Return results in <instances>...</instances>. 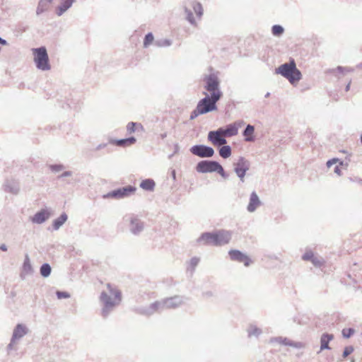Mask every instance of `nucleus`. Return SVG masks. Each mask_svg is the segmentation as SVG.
<instances>
[{
	"label": "nucleus",
	"mask_w": 362,
	"mask_h": 362,
	"mask_svg": "<svg viewBox=\"0 0 362 362\" xmlns=\"http://www.w3.org/2000/svg\"><path fill=\"white\" fill-rule=\"evenodd\" d=\"M203 115L202 112L198 109L197 107L196 108L191 112L189 119L191 120L197 118L199 115Z\"/></svg>",
	"instance_id": "obj_39"
},
{
	"label": "nucleus",
	"mask_w": 362,
	"mask_h": 362,
	"mask_svg": "<svg viewBox=\"0 0 362 362\" xmlns=\"http://www.w3.org/2000/svg\"><path fill=\"white\" fill-rule=\"evenodd\" d=\"M154 41V37L152 33H147L144 39V47L146 48Z\"/></svg>",
	"instance_id": "obj_32"
},
{
	"label": "nucleus",
	"mask_w": 362,
	"mask_h": 362,
	"mask_svg": "<svg viewBox=\"0 0 362 362\" xmlns=\"http://www.w3.org/2000/svg\"><path fill=\"white\" fill-rule=\"evenodd\" d=\"M49 168L52 172L57 173L63 170L64 168V166L62 164H54L50 165Z\"/></svg>",
	"instance_id": "obj_35"
},
{
	"label": "nucleus",
	"mask_w": 362,
	"mask_h": 362,
	"mask_svg": "<svg viewBox=\"0 0 362 362\" xmlns=\"http://www.w3.org/2000/svg\"><path fill=\"white\" fill-rule=\"evenodd\" d=\"M16 340H13V338L11 337V342L8 344L7 349L8 350H12L13 347V344H15Z\"/></svg>",
	"instance_id": "obj_46"
},
{
	"label": "nucleus",
	"mask_w": 362,
	"mask_h": 362,
	"mask_svg": "<svg viewBox=\"0 0 362 362\" xmlns=\"http://www.w3.org/2000/svg\"><path fill=\"white\" fill-rule=\"evenodd\" d=\"M197 172L201 173L216 172L223 177H226V173L222 165L216 160H204L199 161L196 166Z\"/></svg>",
	"instance_id": "obj_6"
},
{
	"label": "nucleus",
	"mask_w": 362,
	"mask_h": 362,
	"mask_svg": "<svg viewBox=\"0 0 362 362\" xmlns=\"http://www.w3.org/2000/svg\"><path fill=\"white\" fill-rule=\"evenodd\" d=\"M72 175V172L71 171H64L62 175H59L58 176V179H60L62 177H69V176H71Z\"/></svg>",
	"instance_id": "obj_44"
},
{
	"label": "nucleus",
	"mask_w": 362,
	"mask_h": 362,
	"mask_svg": "<svg viewBox=\"0 0 362 362\" xmlns=\"http://www.w3.org/2000/svg\"><path fill=\"white\" fill-rule=\"evenodd\" d=\"M185 13L186 14V20L193 26H197V22L193 16V13L191 11L189 7L193 8L196 16L198 18H201L204 13V10L202 5L201 3L194 1L189 0L188 1H185L182 5Z\"/></svg>",
	"instance_id": "obj_5"
},
{
	"label": "nucleus",
	"mask_w": 362,
	"mask_h": 362,
	"mask_svg": "<svg viewBox=\"0 0 362 362\" xmlns=\"http://www.w3.org/2000/svg\"><path fill=\"white\" fill-rule=\"evenodd\" d=\"M196 242L199 246L211 245L219 247L226 243V233L224 230L205 232L201 234Z\"/></svg>",
	"instance_id": "obj_1"
},
{
	"label": "nucleus",
	"mask_w": 362,
	"mask_h": 362,
	"mask_svg": "<svg viewBox=\"0 0 362 362\" xmlns=\"http://www.w3.org/2000/svg\"><path fill=\"white\" fill-rule=\"evenodd\" d=\"M207 139L214 146L219 148L220 156L226 159V127L209 132Z\"/></svg>",
	"instance_id": "obj_3"
},
{
	"label": "nucleus",
	"mask_w": 362,
	"mask_h": 362,
	"mask_svg": "<svg viewBox=\"0 0 362 362\" xmlns=\"http://www.w3.org/2000/svg\"><path fill=\"white\" fill-rule=\"evenodd\" d=\"M3 187L5 192L11 193L13 194H17L20 190L18 182L14 180H7L4 184Z\"/></svg>",
	"instance_id": "obj_20"
},
{
	"label": "nucleus",
	"mask_w": 362,
	"mask_h": 362,
	"mask_svg": "<svg viewBox=\"0 0 362 362\" xmlns=\"http://www.w3.org/2000/svg\"><path fill=\"white\" fill-rule=\"evenodd\" d=\"M51 213L48 209H42L31 217V221L33 223L42 224L49 219Z\"/></svg>",
	"instance_id": "obj_13"
},
{
	"label": "nucleus",
	"mask_w": 362,
	"mask_h": 362,
	"mask_svg": "<svg viewBox=\"0 0 362 362\" xmlns=\"http://www.w3.org/2000/svg\"><path fill=\"white\" fill-rule=\"evenodd\" d=\"M50 3L46 0H40L36 9V14L40 16L42 13L47 11L49 7Z\"/></svg>",
	"instance_id": "obj_27"
},
{
	"label": "nucleus",
	"mask_w": 362,
	"mask_h": 362,
	"mask_svg": "<svg viewBox=\"0 0 362 362\" xmlns=\"http://www.w3.org/2000/svg\"><path fill=\"white\" fill-rule=\"evenodd\" d=\"M334 172H335L337 175H341V170H340V168H339V166H336V167H335V168H334Z\"/></svg>",
	"instance_id": "obj_49"
},
{
	"label": "nucleus",
	"mask_w": 362,
	"mask_h": 362,
	"mask_svg": "<svg viewBox=\"0 0 362 362\" xmlns=\"http://www.w3.org/2000/svg\"><path fill=\"white\" fill-rule=\"evenodd\" d=\"M52 272L51 266L48 263H44L41 265L40 268V275L44 277H48Z\"/></svg>",
	"instance_id": "obj_29"
},
{
	"label": "nucleus",
	"mask_w": 362,
	"mask_h": 362,
	"mask_svg": "<svg viewBox=\"0 0 362 362\" xmlns=\"http://www.w3.org/2000/svg\"><path fill=\"white\" fill-rule=\"evenodd\" d=\"M248 163L243 158L239 159L238 161L235 164V171L240 178L244 177L245 172L248 170Z\"/></svg>",
	"instance_id": "obj_18"
},
{
	"label": "nucleus",
	"mask_w": 362,
	"mask_h": 362,
	"mask_svg": "<svg viewBox=\"0 0 362 362\" xmlns=\"http://www.w3.org/2000/svg\"><path fill=\"white\" fill-rule=\"evenodd\" d=\"M190 152L199 158H211L214 154L213 148L202 144L192 146Z\"/></svg>",
	"instance_id": "obj_11"
},
{
	"label": "nucleus",
	"mask_w": 362,
	"mask_h": 362,
	"mask_svg": "<svg viewBox=\"0 0 362 362\" xmlns=\"http://www.w3.org/2000/svg\"><path fill=\"white\" fill-rule=\"evenodd\" d=\"M0 250L2 251H7V246L4 244L0 245Z\"/></svg>",
	"instance_id": "obj_51"
},
{
	"label": "nucleus",
	"mask_w": 362,
	"mask_h": 362,
	"mask_svg": "<svg viewBox=\"0 0 362 362\" xmlns=\"http://www.w3.org/2000/svg\"><path fill=\"white\" fill-rule=\"evenodd\" d=\"M154 45L158 47H169L172 45V41L168 39H159L154 42Z\"/></svg>",
	"instance_id": "obj_31"
},
{
	"label": "nucleus",
	"mask_w": 362,
	"mask_h": 362,
	"mask_svg": "<svg viewBox=\"0 0 362 362\" xmlns=\"http://www.w3.org/2000/svg\"><path fill=\"white\" fill-rule=\"evenodd\" d=\"M165 309L163 300L156 301L151 303L148 308L141 310V313L146 315H151L157 311H162Z\"/></svg>",
	"instance_id": "obj_15"
},
{
	"label": "nucleus",
	"mask_w": 362,
	"mask_h": 362,
	"mask_svg": "<svg viewBox=\"0 0 362 362\" xmlns=\"http://www.w3.org/2000/svg\"><path fill=\"white\" fill-rule=\"evenodd\" d=\"M53 1H54V0H46V1H48V2H49L50 4H52Z\"/></svg>",
	"instance_id": "obj_53"
},
{
	"label": "nucleus",
	"mask_w": 362,
	"mask_h": 362,
	"mask_svg": "<svg viewBox=\"0 0 362 362\" xmlns=\"http://www.w3.org/2000/svg\"><path fill=\"white\" fill-rule=\"evenodd\" d=\"M239 127H240V124H230L228 126V136L237 134Z\"/></svg>",
	"instance_id": "obj_33"
},
{
	"label": "nucleus",
	"mask_w": 362,
	"mask_h": 362,
	"mask_svg": "<svg viewBox=\"0 0 362 362\" xmlns=\"http://www.w3.org/2000/svg\"><path fill=\"white\" fill-rule=\"evenodd\" d=\"M68 216L66 213H62L57 218L54 219L52 223L53 230H57L67 221Z\"/></svg>",
	"instance_id": "obj_24"
},
{
	"label": "nucleus",
	"mask_w": 362,
	"mask_h": 362,
	"mask_svg": "<svg viewBox=\"0 0 362 362\" xmlns=\"http://www.w3.org/2000/svg\"><path fill=\"white\" fill-rule=\"evenodd\" d=\"M107 144H105V143H103V144H98L96 147H95V151H99L102 148H104L107 146Z\"/></svg>",
	"instance_id": "obj_45"
},
{
	"label": "nucleus",
	"mask_w": 362,
	"mask_h": 362,
	"mask_svg": "<svg viewBox=\"0 0 362 362\" xmlns=\"http://www.w3.org/2000/svg\"><path fill=\"white\" fill-rule=\"evenodd\" d=\"M215 296V293L212 291H207L202 293V297L205 299H209Z\"/></svg>",
	"instance_id": "obj_43"
},
{
	"label": "nucleus",
	"mask_w": 362,
	"mask_h": 362,
	"mask_svg": "<svg viewBox=\"0 0 362 362\" xmlns=\"http://www.w3.org/2000/svg\"><path fill=\"white\" fill-rule=\"evenodd\" d=\"M56 295L58 299L69 298L70 297V294L66 291H57Z\"/></svg>",
	"instance_id": "obj_37"
},
{
	"label": "nucleus",
	"mask_w": 362,
	"mask_h": 362,
	"mask_svg": "<svg viewBox=\"0 0 362 362\" xmlns=\"http://www.w3.org/2000/svg\"><path fill=\"white\" fill-rule=\"evenodd\" d=\"M361 143H362V135H361Z\"/></svg>",
	"instance_id": "obj_54"
},
{
	"label": "nucleus",
	"mask_w": 362,
	"mask_h": 362,
	"mask_svg": "<svg viewBox=\"0 0 362 362\" xmlns=\"http://www.w3.org/2000/svg\"><path fill=\"white\" fill-rule=\"evenodd\" d=\"M34 62L36 67L42 71H48L51 69L49 57L45 47L42 46L32 49Z\"/></svg>",
	"instance_id": "obj_7"
},
{
	"label": "nucleus",
	"mask_w": 362,
	"mask_h": 362,
	"mask_svg": "<svg viewBox=\"0 0 362 362\" xmlns=\"http://www.w3.org/2000/svg\"><path fill=\"white\" fill-rule=\"evenodd\" d=\"M275 72L288 79L292 84L298 83L302 76L300 71L296 67L294 59H291L289 63L279 66L276 69Z\"/></svg>",
	"instance_id": "obj_4"
},
{
	"label": "nucleus",
	"mask_w": 362,
	"mask_h": 362,
	"mask_svg": "<svg viewBox=\"0 0 362 362\" xmlns=\"http://www.w3.org/2000/svg\"><path fill=\"white\" fill-rule=\"evenodd\" d=\"M129 230L134 235H139L144 228V222L134 215H131L129 218Z\"/></svg>",
	"instance_id": "obj_12"
},
{
	"label": "nucleus",
	"mask_w": 362,
	"mask_h": 362,
	"mask_svg": "<svg viewBox=\"0 0 362 362\" xmlns=\"http://www.w3.org/2000/svg\"><path fill=\"white\" fill-rule=\"evenodd\" d=\"M272 34L276 36H279L284 33V28L279 25H275L272 29Z\"/></svg>",
	"instance_id": "obj_34"
},
{
	"label": "nucleus",
	"mask_w": 362,
	"mask_h": 362,
	"mask_svg": "<svg viewBox=\"0 0 362 362\" xmlns=\"http://www.w3.org/2000/svg\"><path fill=\"white\" fill-rule=\"evenodd\" d=\"M203 81L204 83V89L209 92L211 95L215 93L218 98H221V92L219 89V80L216 73H210L209 74L203 76Z\"/></svg>",
	"instance_id": "obj_8"
},
{
	"label": "nucleus",
	"mask_w": 362,
	"mask_h": 362,
	"mask_svg": "<svg viewBox=\"0 0 362 362\" xmlns=\"http://www.w3.org/2000/svg\"><path fill=\"white\" fill-rule=\"evenodd\" d=\"M229 255L231 259L243 263L245 266L250 265L251 260L245 255L243 254L238 250H231L229 252Z\"/></svg>",
	"instance_id": "obj_16"
},
{
	"label": "nucleus",
	"mask_w": 362,
	"mask_h": 362,
	"mask_svg": "<svg viewBox=\"0 0 362 362\" xmlns=\"http://www.w3.org/2000/svg\"><path fill=\"white\" fill-rule=\"evenodd\" d=\"M334 338V336L332 334H322V336L321 337V339H320V343H321V346H320V349L321 350H323V349H329V342L332 340Z\"/></svg>",
	"instance_id": "obj_25"
},
{
	"label": "nucleus",
	"mask_w": 362,
	"mask_h": 362,
	"mask_svg": "<svg viewBox=\"0 0 362 362\" xmlns=\"http://www.w3.org/2000/svg\"><path fill=\"white\" fill-rule=\"evenodd\" d=\"M138 125L137 123L130 122L127 126V130L129 134H132L136 131V127Z\"/></svg>",
	"instance_id": "obj_36"
},
{
	"label": "nucleus",
	"mask_w": 362,
	"mask_h": 362,
	"mask_svg": "<svg viewBox=\"0 0 362 362\" xmlns=\"http://www.w3.org/2000/svg\"><path fill=\"white\" fill-rule=\"evenodd\" d=\"M171 176H172V177H173V179L174 180H176V172H175V170H173L171 171Z\"/></svg>",
	"instance_id": "obj_50"
},
{
	"label": "nucleus",
	"mask_w": 362,
	"mask_h": 362,
	"mask_svg": "<svg viewBox=\"0 0 362 362\" xmlns=\"http://www.w3.org/2000/svg\"><path fill=\"white\" fill-rule=\"evenodd\" d=\"M136 190V188L132 185H127L123 187L115 189L104 194V199H121L130 197Z\"/></svg>",
	"instance_id": "obj_10"
},
{
	"label": "nucleus",
	"mask_w": 362,
	"mask_h": 362,
	"mask_svg": "<svg viewBox=\"0 0 362 362\" xmlns=\"http://www.w3.org/2000/svg\"><path fill=\"white\" fill-rule=\"evenodd\" d=\"M354 351V348L352 346H346L344 349V353H343V357L345 358L349 355H350Z\"/></svg>",
	"instance_id": "obj_42"
},
{
	"label": "nucleus",
	"mask_w": 362,
	"mask_h": 362,
	"mask_svg": "<svg viewBox=\"0 0 362 362\" xmlns=\"http://www.w3.org/2000/svg\"><path fill=\"white\" fill-rule=\"evenodd\" d=\"M76 0H60V3L55 8V13L58 16H62L73 5Z\"/></svg>",
	"instance_id": "obj_19"
},
{
	"label": "nucleus",
	"mask_w": 362,
	"mask_h": 362,
	"mask_svg": "<svg viewBox=\"0 0 362 362\" xmlns=\"http://www.w3.org/2000/svg\"><path fill=\"white\" fill-rule=\"evenodd\" d=\"M0 45H8V42L6 40L3 39L2 37H0Z\"/></svg>",
	"instance_id": "obj_48"
},
{
	"label": "nucleus",
	"mask_w": 362,
	"mask_h": 362,
	"mask_svg": "<svg viewBox=\"0 0 362 362\" xmlns=\"http://www.w3.org/2000/svg\"><path fill=\"white\" fill-rule=\"evenodd\" d=\"M255 128L253 126L248 124L243 132L245 140L247 141H252L255 140L254 136Z\"/></svg>",
	"instance_id": "obj_26"
},
{
	"label": "nucleus",
	"mask_w": 362,
	"mask_h": 362,
	"mask_svg": "<svg viewBox=\"0 0 362 362\" xmlns=\"http://www.w3.org/2000/svg\"><path fill=\"white\" fill-rule=\"evenodd\" d=\"M155 185V182L152 179L144 180L140 183V187L146 191H153Z\"/></svg>",
	"instance_id": "obj_28"
},
{
	"label": "nucleus",
	"mask_w": 362,
	"mask_h": 362,
	"mask_svg": "<svg viewBox=\"0 0 362 362\" xmlns=\"http://www.w3.org/2000/svg\"><path fill=\"white\" fill-rule=\"evenodd\" d=\"M203 94L205 97L198 102L197 107L203 115L216 110V103L219 100L217 95L215 93L209 95L207 92H203Z\"/></svg>",
	"instance_id": "obj_9"
},
{
	"label": "nucleus",
	"mask_w": 362,
	"mask_h": 362,
	"mask_svg": "<svg viewBox=\"0 0 362 362\" xmlns=\"http://www.w3.org/2000/svg\"><path fill=\"white\" fill-rule=\"evenodd\" d=\"M260 205V201L255 192H252L250 196V202L247 206V210L250 212L254 211Z\"/></svg>",
	"instance_id": "obj_23"
},
{
	"label": "nucleus",
	"mask_w": 362,
	"mask_h": 362,
	"mask_svg": "<svg viewBox=\"0 0 362 362\" xmlns=\"http://www.w3.org/2000/svg\"><path fill=\"white\" fill-rule=\"evenodd\" d=\"M110 294L108 295L105 291L100 294V301L103 306L101 310V315L103 318H107L115 306L121 301V293L118 290L110 289Z\"/></svg>",
	"instance_id": "obj_2"
},
{
	"label": "nucleus",
	"mask_w": 362,
	"mask_h": 362,
	"mask_svg": "<svg viewBox=\"0 0 362 362\" xmlns=\"http://www.w3.org/2000/svg\"><path fill=\"white\" fill-rule=\"evenodd\" d=\"M165 309H173L179 307L183 303L182 297L175 296L162 300Z\"/></svg>",
	"instance_id": "obj_14"
},
{
	"label": "nucleus",
	"mask_w": 362,
	"mask_h": 362,
	"mask_svg": "<svg viewBox=\"0 0 362 362\" xmlns=\"http://www.w3.org/2000/svg\"><path fill=\"white\" fill-rule=\"evenodd\" d=\"M199 261H200V259L199 257H194L191 258V259L189 262V265L187 267V270L190 271L192 273H193L194 272L197 266L199 263Z\"/></svg>",
	"instance_id": "obj_30"
},
{
	"label": "nucleus",
	"mask_w": 362,
	"mask_h": 362,
	"mask_svg": "<svg viewBox=\"0 0 362 362\" xmlns=\"http://www.w3.org/2000/svg\"><path fill=\"white\" fill-rule=\"evenodd\" d=\"M227 152H228V157L230 155V148L229 146H228Z\"/></svg>",
	"instance_id": "obj_52"
},
{
	"label": "nucleus",
	"mask_w": 362,
	"mask_h": 362,
	"mask_svg": "<svg viewBox=\"0 0 362 362\" xmlns=\"http://www.w3.org/2000/svg\"><path fill=\"white\" fill-rule=\"evenodd\" d=\"M337 161H338V159H335V158L328 160L327 163V167L329 168L332 164L337 163Z\"/></svg>",
	"instance_id": "obj_47"
},
{
	"label": "nucleus",
	"mask_w": 362,
	"mask_h": 362,
	"mask_svg": "<svg viewBox=\"0 0 362 362\" xmlns=\"http://www.w3.org/2000/svg\"><path fill=\"white\" fill-rule=\"evenodd\" d=\"M28 333V328L23 324H18L13 329V340H18Z\"/></svg>",
	"instance_id": "obj_21"
},
{
	"label": "nucleus",
	"mask_w": 362,
	"mask_h": 362,
	"mask_svg": "<svg viewBox=\"0 0 362 362\" xmlns=\"http://www.w3.org/2000/svg\"><path fill=\"white\" fill-rule=\"evenodd\" d=\"M311 262L316 267H320L323 264L322 259L314 256V258L311 261Z\"/></svg>",
	"instance_id": "obj_41"
},
{
	"label": "nucleus",
	"mask_w": 362,
	"mask_h": 362,
	"mask_svg": "<svg viewBox=\"0 0 362 362\" xmlns=\"http://www.w3.org/2000/svg\"><path fill=\"white\" fill-rule=\"evenodd\" d=\"M354 332V330L353 329H344L342 330V334L344 337L349 338L350 337Z\"/></svg>",
	"instance_id": "obj_40"
},
{
	"label": "nucleus",
	"mask_w": 362,
	"mask_h": 362,
	"mask_svg": "<svg viewBox=\"0 0 362 362\" xmlns=\"http://www.w3.org/2000/svg\"><path fill=\"white\" fill-rule=\"evenodd\" d=\"M33 273V269L30 263V260L28 254L25 255L24 262L22 266L21 272V278L25 279L27 276L31 275Z\"/></svg>",
	"instance_id": "obj_17"
},
{
	"label": "nucleus",
	"mask_w": 362,
	"mask_h": 362,
	"mask_svg": "<svg viewBox=\"0 0 362 362\" xmlns=\"http://www.w3.org/2000/svg\"><path fill=\"white\" fill-rule=\"evenodd\" d=\"M314 253L312 251H307L303 256V259L305 261H312L314 258Z\"/></svg>",
	"instance_id": "obj_38"
},
{
	"label": "nucleus",
	"mask_w": 362,
	"mask_h": 362,
	"mask_svg": "<svg viewBox=\"0 0 362 362\" xmlns=\"http://www.w3.org/2000/svg\"><path fill=\"white\" fill-rule=\"evenodd\" d=\"M136 139L134 136H130L126 139H112L110 141V144H115L118 146H127L132 144H134L136 142Z\"/></svg>",
	"instance_id": "obj_22"
}]
</instances>
